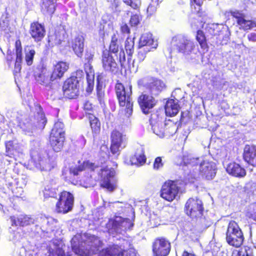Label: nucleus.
Segmentation results:
<instances>
[{
	"mask_svg": "<svg viewBox=\"0 0 256 256\" xmlns=\"http://www.w3.org/2000/svg\"><path fill=\"white\" fill-rule=\"evenodd\" d=\"M226 234V241L230 246L238 248L243 244V234L235 221L230 220L229 222Z\"/></svg>",
	"mask_w": 256,
	"mask_h": 256,
	"instance_id": "5",
	"label": "nucleus"
},
{
	"mask_svg": "<svg viewBox=\"0 0 256 256\" xmlns=\"http://www.w3.org/2000/svg\"><path fill=\"white\" fill-rule=\"evenodd\" d=\"M101 62L103 70L106 72L115 74L119 70L118 64L112 54L108 52L102 51Z\"/></svg>",
	"mask_w": 256,
	"mask_h": 256,
	"instance_id": "12",
	"label": "nucleus"
},
{
	"mask_svg": "<svg viewBox=\"0 0 256 256\" xmlns=\"http://www.w3.org/2000/svg\"><path fill=\"white\" fill-rule=\"evenodd\" d=\"M44 196L45 198H56V192L55 188H45L43 191Z\"/></svg>",
	"mask_w": 256,
	"mask_h": 256,
	"instance_id": "50",
	"label": "nucleus"
},
{
	"mask_svg": "<svg viewBox=\"0 0 256 256\" xmlns=\"http://www.w3.org/2000/svg\"><path fill=\"white\" fill-rule=\"evenodd\" d=\"M170 248V242L168 239L164 237L157 238L152 244L153 256H167Z\"/></svg>",
	"mask_w": 256,
	"mask_h": 256,
	"instance_id": "10",
	"label": "nucleus"
},
{
	"mask_svg": "<svg viewBox=\"0 0 256 256\" xmlns=\"http://www.w3.org/2000/svg\"><path fill=\"white\" fill-rule=\"evenodd\" d=\"M12 226H26L33 224L32 218L28 215L20 214L18 217L14 216H10Z\"/></svg>",
	"mask_w": 256,
	"mask_h": 256,
	"instance_id": "28",
	"label": "nucleus"
},
{
	"mask_svg": "<svg viewBox=\"0 0 256 256\" xmlns=\"http://www.w3.org/2000/svg\"><path fill=\"white\" fill-rule=\"evenodd\" d=\"M137 102L142 112L146 114H148L158 103L153 94L146 90L138 96Z\"/></svg>",
	"mask_w": 256,
	"mask_h": 256,
	"instance_id": "8",
	"label": "nucleus"
},
{
	"mask_svg": "<svg viewBox=\"0 0 256 256\" xmlns=\"http://www.w3.org/2000/svg\"><path fill=\"white\" fill-rule=\"evenodd\" d=\"M89 75L88 74H86V80H87V86L86 88V91L88 92H91L94 88V78L92 79L90 78Z\"/></svg>",
	"mask_w": 256,
	"mask_h": 256,
	"instance_id": "57",
	"label": "nucleus"
},
{
	"mask_svg": "<svg viewBox=\"0 0 256 256\" xmlns=\"http://www.w3.org/2000/svg\"><path fill=\"white\" fill-rule=\"evenodd\" d=\"M248 39L249 41L256 42V34L252 32L248 35Z\"/></svg>",
	"mask_w": 256,
	"mask_h": 256,
	"instance_id": "64",
	"label": "nucleus"
},
{
	"mask_svg": "<svg viewBox=\"0 0 256 256\" xmlns=\"http://www.w3.org/2000/svg\"><path fill=\"white\" fill-rule=\"evenodd\" d=\"M180 107L178 100L169 99L165 105V112L167 116H176L179 112Z\"/></svg>",
	"mask_w": 256,
	"mask_h": 256,
	"instance_id": "30",
	"label": "nucleus"
},
{
	"mask_svg": "<svg viewBox=\"0 0 256 256\" xmlns=\"http://www.w3.org/2000/svg\"><path fill=\"white\" fill-rule=\"evenodd\" d=\"M175 42L174 46L179 52H191L194 48V44L192 42L184 38L176 39Z\"/></svg>",
	"mask_w": 256,
	"mask_h": 256,
	"instance_id": "25",
	"label": "nucleus"
},
{
	"mask_svg": "<svg viewBox=\"0 0 256 256\" xmlns=\"http://www.w3.org/2000/svg\"><path fill=\"white\" fill-rule=\"evenodd\" d=\"M66 140V132L64 123L57 121L54 124L49 136V143L56 152L62 150Z\"/></svg>",
	"mask_w": 256,
	"mask_h": 256,
	"instance_id": "3",
	"label": "nucleus"
},
{
	"mask_svg": "<svg viewBox=\"0 0 256 256\" xmlns=\"http://www.w3.org/2000/svg\"><path fill=\"white\" fill-rule=\"evenodd\" d=\"M184 210L186 214L192 218H200L203 215L202 203L198 200L190 198L185 204Z\"/></svg>",
	"mask_w": 256,
	"mask_h": 256,
	"instance_id": "9",
	"label": "nucleus"
},
{
	"mask_svg": "<svg viewBox=\"0 0 256 256\" xmlns=\"http://www.w3.org/2000/svg\"><path fill=\"white\" fill-rule=\"evenodd\" d=\"M86 116L88 120L92 136L95 138L100 132V122L98 117L90 112H86Z\"/></svg>",
	"mask_w": 256,
	"mask_h": 256,
	"instance_id": "24",
	"label": "nucleus"
},
{
	"mask_svg": "<svg viewBox=\"0 0 256 256\" xmlns=\"http://www.w3.org/2000/svg\"><path fill=\"white\" fill-rule=\"evenodd\" d=\"M120 249V246L118 244H110L100 250L98 256H118Z\"/></svg>",
	"mask_w": 256,
	"mask_h": 256,
	"instance_id": "33",
	"label": "nucleus"
},
{
	"mask_svg": "<svg viewBox=\"0 0 256 256\" xmlns=\"http://www.w3.org/2000/svg\"><path fill=\"white\" fill-rule=\"evenodd\" d=\"M154 43V40L152 38V35L150 34H144L142 35L139 40L138 46L140 48L144 47V46H150V48H156V46H152Z\"/></svg>",
	"mask_w": 256,
	"mask_h": 256,
	"instance_id": "35",
	"label": "nucleus"
},
{
	"mask_svg": "<svg viewBox=\"0 0 256 256\" xmlns=\"http://www.w3.org/2000/svg\"><path fill=\"white\" fill-rule=\"evenodd\" d=\"M94 54L88 52V51H86V54H85V59L88 60V62H90L92 61L94 58Z\"/></svg>",
	"mask_w": 256,
	"mask_h": 256,
	"instance_id": "63",
	"label": "nucleus"
},
{
	"mask_svg": "<svg viewBox=\"0 0 256 256\" xmlns=\"http://www.w3.org/2000/svg\"><path fill=\"white\" fill-rule=\"evenodd\" d=\"M76 76L72 75L63 82L62 90L64 95L69 99L76 98L79 95V81L78 76H84L82 70H77Z\"/></svg>",
	"mask_w": 256,
	"mask_h": 256,
	"instance_id": "4",
	"label": "nucleus"
},
{
	"mask_svg": "<svg viewBox=\"0 0 256 256\" xmlns=\"http://www.w3.org/2000/svg\"><path fill=\"white\" fill-rule=\"evenodd\" d=\"M219 40L220 41V44L222 45L226 44L230 41V34H225L224 35H222V34H220L218 35Z\"/></svg>",
	"mask_w": 256,
	"mask_h": 256,
	"instance_id": "59",
	"label": "nucleus"
},
{
	"mask_svg": "<svg viewBox=\"0 0 256 256\" xmlns=\"http://www.w3.org/2000/svg\"><path fill=\"white\" fill-rule=\"evenodd\" d=\"M79 164L78 166L70 168V174L74 176H76L80 172H94L96 169L98 168V165L88 160H84L82 163L78 162Z\"/></svg>",
	"mask_w": 256,
	"mask_h": 256,
	"instance_id": "17",
	"label": "nucleus"
},
{
	"mask_svg": "<svg viewBox=\"0 0 256 256\" xmlns=\"http://www.w3.org/2000/svg\"><path fill=\"white\" fill-rule=\"evenodd\" d=\"M196 180V177H188L183 180H168L162 185L160 196L165 200L172 202L176 199L182 189L188 185L194 184Z\"/></svg>",
	"mask_w": 256,
	"mask_h": 256,
	"instance_id": "1",
	"label": "nucleus"
},
{
	"mask_svg": "<svg viewBox=\"0 0 256 256\" xmlns=\"http://www.w3.org/2000/svg\"><path fill=\"white\" fill-rule=\"evenodd\" d=\"M164 163L162 162V158L161 156L156 158L153 163V169L155 170H159L164 167Z\"/></svg>",
	"mask_w": 256,
	"mask_h": 256,
	"instance_id": "52",
	"label": "nucleus"
},
{
	"mask_svg": "<svg viewBox=\"0 0 256 256\" xmlns=\"http://www.w3.org/2000/svg\"><path fill=\"white\" fill-rule=\"evenodd\" d=\"M246 216L250 220L256 222V202L250 205Z\"/></svg>",
	"mask_w": 256,
	"mask_h": 256,
	"instance_id": "44",
	"label": "nucleus"
},
{
	"mask_svg": "<svg viewBox=\"0 0 256 256\" xmlns=\"http://www.w3.org/2000/svg\"><path fill=\"white\" fill-rule=\"evenodd\" d=\"M34 106L38 110L37 115L35 116L37 120L38 126L40 128H43L44 127L46 123V119L45 114L43 111L42 106L39 104H35Z\"/></svg>",
	"mask_w": 256,
	"mask_h": 256,
	"instance_id": "36",
	"label": "nucleus"
},
{
	"mask_svg": "<svg viewBox=\"0 0 256 256\" xmlns=\"http://www.w3.org/2000/svg\"><path fill=\"white\" fill-rule=\"evenodd\" d=\"M148 51H150V49L144 50V52H138V56L140 61L144 60L146 58V53Z\"/></svg>",
	"mask_w": 256,
	"mask_h": 256,
	"instance_id": "62",
	"label": "nucleus"
},
{
	"mask_svg": "<svg viewBox=\"0 0 256 256\" xmlns=\"http://www.w3.org/2000/svg\"><path fill=\"white\" fill-rule=\"evenodd\" d=\"M226 171L232 176H245L246 175L245 169L236 162L229 164L227 166Z\"/></svg>",
	"mask_w": 256,
	"mask_h": 256,
	"instance_id": "31",
	"label": "nucleus"
},
{
	"mask_svg": "<svg viewBox=\"0 0 256 256\" xmlns=\"http://www.w3.org/2000/svg\"><path fill=\"white\" fill-rule=\"evenodd\" d=\"M100 186L109 192H112L117 188V180L114 177H102Z\"/></svg>",
	"mask_w": 256,
	"mask_h": 256,
	"instance_id": "29",
	"label": "nucleus"
},
{
	"mask_svg": "<svg viewBox=\"0 0 256 256\" xmlns=\"http://www.w3.org/2000/svg\"><path fill=\"white\" fill-rule=\"evenodd\" d=\"M137 252L134 248H128L125 250L120 249L118 256H136Z\"/></svg>",
	"mask_w": 256,
	"mask_h": 256,
	"instance_id": "49",
	"label": "nucleus"
},
{
	"mask_svg": "<svg viewBox=\"0 0 256 256\" xmlns=\"http://www.w3.org/2000/svg\"><path fill=\"white\" fill-rule=\"evenodd\" d=\"M124 2L135 10H139L141 4L140 0H123Z\"/></svg>",
	"mask_w": 256,
	"mask_h": 256,
	"instance_id": "51",
	"label": "nucleus"
},
{
	"mask_svg": "<svg viewBox=\"0 0 256 256\" xmlns=\"http://www.w3.org/2000/svg\"><path fill=\"white\" fill-rule=\"evenodd\" d=\"M205 0H190V4L192 14L199 18H204L206 16V10L202 8V5Z\"/></svg>",
	"mask_w": 256,
	"mask_h": 256,
	"instance_id": "26",
	"label": "nucleus"
},
{
	"mask_svg": "<svg viewBox=\"0 0 256 256\" xmlns=\"http://www.w3.org/2000/svg\"><path fill=\"white\" fill-rule=\"evenodd\" d=\"M228 14L236 19V23L240 26V29L244 31L250 30L254 28H256V21L246 20L245 15L238 10L230 11L228 12Z\"/></svg>",
	"mask_w": 256,
	"mask_h": 256,
	"instance_id": "14",
	"label": "nucleus"
},
{
	"mask_svg": "<svg viewBox=\"0 0 256 256\" xmlns=\"http://www.w3.org/2000/svg\"><path fill=\"white\" fill-rule=\"evenodd\" d=\"M69 64L66 62L60 60L52 66L50 74L51 80L54 82H58L64 76L65 73L69 69Z\"/></svg>",
	"mask_w": 256,
	"mask_h": 256,
	"instance_id": "13",
	"label": "nucleus"
},
{
	"mask_svg": "<svg viewBox=\"0 0 256 256\" xmlns=\"http://www.w3.org/2000/svg\"><path fill=\"white\" fill-rule=\"evenodd\" d=\"M114 168H110L108 166L100 169L98 172L100 176H115L117 174L118 164H115Z\"/></svg>",
	"mask_w": 256,
	"mask_h": 256,
	"instance_id": "41",
	"label": "nucleus"
},
{
	"mask_svg": "<svg viewBox=\"0 0 256 256\" xmlns=\"http://www.w3.org/2000/svg\"><path fill=\"white\" fill-rule=\"evenodd\" d=\"M41 10L46 14L52 16L55 12L56 0H41Z\"/></svg>",
	"mask_w": 256,
	"mask_h": 256,
	"instance_id": "32",
	"label": "nucleus"
},
{
	"mask_svg": "<svg viewBox=\"0 0 256 256\" xmlns=\"http://www.w3.org/2000/svg\"><path fill=\"white\" fill-rule=\"evenodd\" d=\"M162 119V116L158 112L152 114L150 118V122L154 132L160 137H164V127L162 124L160 125L158 124V122L161 121Z\"/></svg>",
	"mask_w": 256,
	"mask_h": 256,
	"instance_id": "18",
	"label": "nucleus"
},
{
	"mask_svg": "<svg viewBox=\"0 0 256 256\" xmlns=\"http://www.w3.org/2000/svg\"><path fill=\"white\" fill-rule=\"evenodd\" d=\"M96 90L98 100L101 102L104 96V91L102 84L99 82L97 83Z\"/></svg>",
	"mask_w": 256,
	"mask_h": 256,
	"instance_id": "53",
	"label": "nucleus"
},
{
	"mask_svg": "<svg viewBox=\"0 0 256 256\" xmlns=\"http://www.w3.org/2000/svg\"><path fill=\"white\" fill-rule=\"evenodd\" d=\"M14 52L10 50H8L6 52V62L8 66L10 67L14 60Z\"/></svg>",
	"mask_w": 256,
	"mask_h": 256,
	"instance_id": "58",
	"label": "nucleus"
},
{
	"mask_svg": "<svg viewBox=\"0 0 256 256\" xmlns=\"http://www.w3.org/2000/svg\"><path fill=\"white\" fill-rule=\"evenodd\" d=\"M30 157L32 162L34 163H40L43 160V155L40 151L33 150L30 152Z\"/></svg>",
	"mask_w": 256,
	"mask_h": 256,
	"instance_id": "45",
	"label": "nucleus"
},
{
	"mask_svg": "<svg viewBox=\"0 0 256 256\" xmlns=\"http://www.w3.org/2000/svg\"><path fill=\"white\" fill-rule=\"evenodd\" d=\"M6 186H8V188H10L12 190V197L13 198H19L20 196V194H18V192H16L14 191V188L15 187V185L12 182H8V183H6Z\"/></svg>",
	"mask_w": 256,
	"mask_h": 256,
	"instance_id": "60",
	"label": "nucleus"
},
{
	"mask_svg": "<svg viewBox=\"0 0 256 256\" xmlns=\"http://www.w3.org/2000/svg\"><path fill=\"white\" fill-rule=\"evenodd\" d=\"M84 42L80 38H76L74 39L72 48L75 54L78 56H81L84 51Z\"/></svg>",
	"mask_w": 256,
	"mask_h": 256,
	"instance_id": "40",
	"label": "nucleus"
},
{
	"mask_svg": "<svg viewBox=\"0 0 256 256\" xmlns=\"http://www.w3.org/2000/svg\"><path fill=\"white\" fill-rule=\"evenodd\" d=\"M6 152L10 157H14L20 150V144L16 140H12L5 142Z\"/></svg>",
	"mask_w": 256,
	"mask_h": 256,
	"instance_id": "27",
	"label": "nucleus"
},
{
	"mask_svg": "<svg viewBox=\"0 0 256 256\" xmlns=\"http://www.w3.org/2000/svg\"><path fill=\"white\" fill-rule=\"evenodd\" d=\"M164 130V136H170L176 133L178 127L175 123L170 122L165 124Z\"/></svg>",
	"mask_w": 256,
	"mask_h": 256,
	"instance_id": "42",
	"label": "nucleus"
},
{
	"mask_svg": "<svg viewBox=\"0 0 256 256\" xmlns=\"http://www.w3.org/2000/svg\"><path fill=\"white\" fill-rule=\"evenodd\" d=\"M142 20V16L140 14H132L130 16L129 23L132 26H138Z\"/></svg>",
	"mask_w": 256,
	"mask_h": 256,
	"instance_id": "46",
	"label": "nucleus"
},
{
	"mask_svg": "<svg viewBox=\"0 0 256 256\" xmlns=\"http://www.w3.org/2000/svg\"><path fill=\"white\" fill-rule=\"evenodd\" d=\"M232 256H252V255L248 254L246 252V248L244 249V251L243 250V248H241L240 250H235L232 252Z\"/></svg>",
	"mask_w": 256,
	"mask_h": 256,
	"instance_id": "56",
	"label": "nucleus"
},
{
	"mask_svg": "<svg viewBox=\"0 0 256 256\" xmlns=\"http://www.w3.org/2000/svg\"><path fill=\"white\" fill-rule=\"evenodd\" d=\"M34 76L36 82L45 86L51 88L54 83L51 80L50 74L44 68H40L34 72Z\"/></svg>",
	"mask_w": 256,
	"mask_h": 256,
	"instance_id": "20",
	"label": "nucleus"
},
{
	"mask_svg": "<svg viewBox=\"0 0 256 256\" xmlns=\"http://www.w3.org/2000/svg\"><path fill=\"white\" fill-rule=\"evenodd\" d=\"M29 33L34 42H41L46 34L44 26L38 21H34L30 24Z\"/></svg>",
	"mask_w": 256,
	"mask_h": 256,
	"instance_id": "16",
	"label": "nucleus"
},
{
	"mask_svg": "<svg viewBox=\"0 0 256 256\" xmlns=\"http://www.w3.org/2000/svg\"><path fill=\"white\" fill-rule=\"evenodd\" d=\"M196 40L200 44L201 49L208 52L209 50V46L208 40L203 30H198L196 31Z\"/></svg>",
	"mask_w": 256,
	"mask_h": 256,
	"instance_id": "34",
	"label": "nucleus"
},
{
	"mask_svg": "<svg viewBox=\"0 0 256 256\" xmlns=\"http://www.w3.org/2000/svg\"><path fill=\"white\" fill-rule=\"evenodd\" d=\"M14 48L16 54L13 74L18 76L20 72L22 69L21 64L22 60V46L20 39L16 40L14 44Z\"/></svg>",
	"mask_w": 256,
	"mask_h": 256,
	"instance_id": "21",
	"label": "nucleus"
},
{
	"mask_svg": "<svg viewBox=\"0 0 256 256\" xmlns=\"http://www.w3.org/2000/svg\"><path fill=\"white\" fill-rule=\"evenodd\" d=\"M83 108L85 111H86V112H89L92 111L94 109L92 104L88 100L84 102L83 105Z\"/></svg>",
	"mask_w": 256,
	"mask_h": 256,
	"instance_id": "61",
	"label": "nucleus"
},
{
	"mask_svg": "<svg viewBox=\"0 0 256 256\" xmlns=\"http://www.w3.org/2000/svg\"><path fill=\"white\" fill-rule=\"evenodd\" d=\"M130 162L132 164H136L138 166L144 164L146 162V156L144 154V151L142 150L140 154L136 152L130 157Z\"/></svg>",
	"mask_w": 256,
	"mask_h": 256,
	"instance_id": "38",
	"label": "nucleus"
},
{
	"mask_svg": "<svg viewBox=\"0 0 256 256\" xmlns=\"http://www.w3.org/2000/svg\"><path fill=\"white\" fill-rule=\"evenodd\" d=\"M74 203L73 194L69 192L63 190L58 194L56 210L58 214H66L72 210Z\"/></svg>",
	"mask_w": 256,
	"mask_h": 256,
	"instance_id": "6",
	"label": "nucleus"
},
{
	"mask_svg": "<svg viewBox=\"0 0 256 256\" xmlns=\"http://www.w3.org/2000/svg\"><path fill=\"white\" fill-rule=\"evenodd\" d=\"M126 135L117 130H114L110 134V150L113 154H119L120 148L125 139Z\"/></svg>",
	"mask_w": 256,
	"mask_h": 256,
	"instance_id": "15",
	"label": "nucleus"
},
{
	"mask_svg": "<svg viewBox=\"0 0 256 256\" xmlns=\"http://www.w3.org/2000/svg\"><path fill=\"white\" fill-rule=\"evenodd\" d=\"M134 45V38L128 37L125 41L124 47L128 55H131L133 53Z\"/></svg>",
	"mask_w": 256,
	"mask_h": 256,
	"instance_id": "43",
	"label": "nucleus"
},
{
	"mask_svg": "<svg viewBox=\"0 0 256 256\" xmlns=\"http://www.w3.org/2000/svg\"><path fill=\"white\" fill-rule=\"evenodd\" d=\"M114 90L119 105L123 108L122 112L126 117H130L133 110L132 85L130 80H126L124 83L117 80Z\"/></svg>",
	"mask_w": 256,
	"mask_h": 256,
	"instance_id": "2",
	"label": "nucleus"
},
{
	"mask_svg": "<svg viewBox=\"0 0 256 256\" xmlns=\"http://www.w3.org/2000/svg\"><path fill=\"white\" fill-rule=\"evenodd\" d=\"M120 31L123 35H129L130 34V29L128 24L122 22L120 26Z\"/></svg>",
	"mask_w": 256,
	"mask_h": 256,
	"instance_id": "55",
	"label": "nucleus"
},
{
	"mask_svg": "<svg viewBox=\"0 0 256 256\" xmlns=\"http://www.w3.org/2000/svg\"><path fill=\"white\" fill-rule=\"evenodd\" d=\"M191 174H198L202 176H214L216 174V168L213 162L203 160L200 164H190Z\"/></svg>",
	"mask_w": 256,
	"mask_h": 256,
	"instance_id": "7",
	"label": "nucleus"
},
{
	"mask_svg": "<svg viewBox=\"0 0 256 256\" xmlns=\"http://www.w3.org/2000/svg\"><path fill=\"white\" fill-rule=\"evenodd\" d=\"M119 45L118 44V38L116 34H112L111 38V40L108 46V49L103 50L104 52H108L110 54H114L116 56L118 52Z\"/></svg>",
	"mask_w": 256,
	"mask_h": 256,
	"instance_id": "39",
	"label": "nucleus"
},
{
	"mask_svg": "<svg viewBox=\"0 0 256 256\" xmlns=\"http://www.w3.org/2000/svg\"><path fill=\"white\" fill-rule=\"evenodd\" d=\"M118 62L122 68L124 67L126 62V57L124 51L123 49H121L118 54Z\"/></svg>",
	"mask_w": 256,
	"mask_h": 256,
	"instance_id": "54",
	"label": "nucleus"
},
{
	"mask_svg": "<svg viewBox=\"0 0 256 256\" xmlns=\"http://www.w3.org/2000/svg\"><path fill=\"white\" fill-rule=\"evenodd\" d=\"M242 158L248 164L256 166V145L246 144L244 148Z\"/></svg>",
	"mask_w": 256,
	"mask_h": 256,
	"instance_id": "19",
	"label": "nucleus"
},
{
	"mask_svg": "<svg viewBox=\"0 0 256 256\" xmlns=\"http://www.w3.org/2000/svg\"><path fill=\"white\" fill-rule=\"evenodd\" d=\"M139 88H143L149 93L156 95L158 94L166 88L164 82L158 78H152L150 82L145 83L144 79H140L138 82Z\"/></svg>",
	"mask_w": 256,
	"mask_h": 256,
	"instance_id": "11",
	"label": "nucleus"
},
{
	"mask_svg": "<svg viewBox=\"0 0 256 256\" xmlns=\"http://www.w3.org/2000/svg\"><path fill=\"white\" fill-rule=\"evenodd\" d=\"M35 54L36 52L34 49H30L26 52L24 60L27 65L31 66L32 64Z\"/></svg>",
	"mask_w": 256,
	"mask_h": 256,
	"instance_id": "47",
	"label": "nucleus"
},
{
	"mask_svg": "<svg viewBox=\"0 0 256 256\" xmlns=\"http://www.w3.org/2000/svg\"><path fill=\"white\" fill-rule=\"evenodd\" d=\"M66 33L64 28H58L54 31L53 35L51 36V39L54 41L56 44H60L66 38Z\"/></svg>",
	"mask_w": 256,
	"mask_h": 256,
	"instance_id": "37",
	"label": "nucleus"
},
{
	"mask_svg": "<svg viewBox=\"0 0 256 256\" xmlns=\"http://www.w3.org/2000/svg\"><path fill=\"white\" fill-rule=\"evenodd\" d=\"M48 256H71L70 254H66L64 250L60 247L52 249L49 252Z\"/></svg>",
	"mask_w": 256,
	"mask_h": 256,
	"instance_id": "48",
	"label": "nucleus"
},
{
	"mask_svg": "<svg viewBox=\"0 0 256 256\" xmlns=\"http://www.w3.org/2000/svg\"><path fill=\"white\" fill-rule=\"evenodd\" d=\"M67 180L69 184L86 188L93 187L96 185L92 177H70Z\"/></svg>",
	"mask_w": 256,
	"mask_h": 256,
	"instance_id": "22",
	"label": "nucleus"
},
{
	"mask_svg": "<svg viewBox=\"0 0 256 256\" xmlns=\"http://www.w3.org/2000/svg\"><path fill=\"white\" fill-rule=\"evenodd\" d=\"M124 223H128V227L133 226L130 220L128 218H122L121 216H115L114 218H110L107 223V226L110 229L116 230L118 228L121 227H126Z\"/></svg>",
	"mask_w": 256,
	"mask_h": 256,
	"instance_id": "23",
	"label": "nucleus"
}]
</instances>
